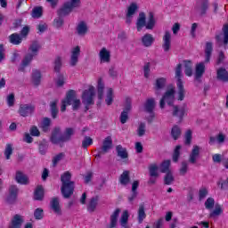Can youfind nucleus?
Wrapping results in <instances>:
<instances>
[{
    "mask_svg": "<svg viewBox=\"0 0 228 228\" xmlns=\"http://www.w3.org/2000/svg\"><path fill=\"white\" fill-rule=\"evenodd\" d=\"M61 133V128L59 126L54 127L50 137V142L53 143V145H60V147H63V143L72 140V136H74L76 131L73 127H66L63 134L59 136Z\"/></svg>",
    "mask_w": 228,
    "mask_h": 228,
    "instance_id": "f257e3e1",
    "label": "nucleus"
},
{
    "mask_svg": "<svg viewBox=\"0 0 228 228\" xmlns=\"http://www.w3.org/2000/svg\"><path fill=\"white\" fill-rule=\"evenodd\" d=\"M72 174L69 171L64 172L61 175V193L64 199H70L74 195V188H76V183L74 181H71Z\"/></svg>",
    "mask_w": 228,
    "mask_h": 228,
    "instance_id": "f03ea898",
    "label": "nucleus"
},
{
    "mask_svg": "<svg viewBox=\"0 0 228 228\" xmlns=\"http://www.w3.org/2000/svg\"><path fill=\"white\" fill-rule=\"evenodd\" d=\"M42 46L38 43V41H33L30 46L28 47V53L25 55L21 61V66L19 68L20 72H24V69L33 61V57L38 55V51Z\"/></svg>",
    "mask_w": 228,
    "mask_h": 228,
    "instance_id": "7ed1b4c3",
    "label": "nucleus"
},
{
    "mask_svg": "<svg viewBox=\"0 0 228 228\" xmlns=\"http://www.w3.org/2000/svg\"><path fill=\"white\" fill-rule=\"evenodd\" d=\"M156 26V20L154 19V14L152 12L149 13V19L147 22V17L145 16V12H140L139 17L136 21V29L137 31H142L143 28L146 29H154Z\"/></svg>",
    "mask_w": 228,
    "mask_h": 228,
    "instance_id": "20e7f679",
    "label": "nucleus"
},
{
    "mask_svg": "<svg viewBox=\"0 0 228 228\" xmlns=\"http://www.w3.org/2000/svg\"><path fill=\"white\" fill-rule=\"evenodd\" d=\"M175 77L177 79L176 86L178 88L177 101H184L186 90H184V84H183V64H177L175 68Z\"/></svg>",
    "mask_w": 228,
    "mask_h": 228,
    "instance_id": "39448f33",
    "label": "nucleus"
},
{
    "mask_svg": "<svg viewBox=\"0 0 228 228\" xmlns=\"http://www.w3.org/2000/svg\"><path fill=\"white\" fill-rule=\"evenodd\" d=\"M81 6V0H70L63 4L57 12L58 17H67L70 15L75 8Z\"/></svg>",
    "mask_w": 228,
    "mask_h": 228,
    "instance_id": "423d86ee",
    "label": "nucleus"
},
{
    "mask_svg": "<svg viewBox=\"0 0 228 228\" xmlns=\"http://www.w3.org/2000/svg\"><path fill=\"white\" fill-rule=\"evenodd\" d=\"M94 97H95V87H94V86H90L89 88L85 90L82 94V102L86 106L85 111H88V110H90V106L95 104Z\"/></svg>",
    "mask_w": 228,
    "mask_h": 228,
    "instance_id": "0eeeda50",
    "label": "nucleus"
},
{
    "mask_svg": "<svg viewBox=\"0 0 228 228\" xmlns=\"http://www.w3.org/2000/svg\"><path fill=\"white\" fill-rule=\"evenodd\" d=\"M175 99V89L174 87L167 89V92L162 96V98L160 99L159 106L161 110L165 108L166 102L168 106H174Z\"/></svg>",
    "mask_w": 228,
    "mask_h": 228,
    "instance_id": "6e6552de",
    "label": "nucleus"
},
{
    "mask_svg": "<svg viewBox=\"0 0 228 228\" xmlns=\"http://www.w3.org/2000/svg\"><path fill=\"white\" fill-rule=\"evenodd\" d=\"M36 107L34 104L31 103H23L20 104L18 110V113L20 117H33L35 113Z\"/></svg>",
    "mask_w": 228,
    "mask_h": 228,
    "instance_id": "1a4fd4ad",
    "label": "nucleus"
},
{
    "mask_svg": "<svg viewBox=\"0 0 228 228\" xmlns=\"http://www.w3.org/2000/svg\"><path fill=\"white\" fill-rule=\"evenodd\" d=\"M188 114V105L186 103H183L181 107L177 105H173V117H177L182 122V120L184 118L185 115Z\"/></svg>",
    "mask_w": 228,
    "mask_h": 228,
    "instance_id": "9d476101",
    "label": "nucleus"
},
{
    "mask_svg": "<svg viewBox=\"0 0 228 228\" xmlns=\"http://www.w3.org/2000/svg\"><path fill=\"white\" fill-rule=\"evenodd\" d=\"M159 167L157 164H151L149 167L150 176L151 178L149 179L148 184H156V177H159V174L158 173ZM155 177V178H154Z\"/></svg>",
    "mask_w": 228,
    "mask_h": 228,
    "instance_id": "9b49d317",
    "label": "nucleus"
},
{
    "mask_svg": "<svg viewBox=\"0 0 228 228\" xmlns=\"http://www.w3.org/2000/svg\"><path fill=\"white\" fill-rule=\"evenodd\" d=\"M19 195V187L17 185H11L9 188V195L6 198L8 204H13L17 200Z\"/></svg>",
    "mask_w": 228,
    "mask_h": 228,
    "instance_id": "f8f14e48",
    "label": "nucleus"
},
{
    "mask_svg": "<svg viewBox=\"0 0 228 228\" xmlns=\"http://www.w3.org/2000/svg\"><path fill=\"white\" fill-rule=\"evenodd\" d=\"M80 54H81V48L79 46H76L71 50V56L69 61L70 67H76L77 65V61H79Z\"/></svg>",
    "mask_w": 228,
    "mask_h": 228,
    "instance_id": "ddd939ff",
    "label": "nucleus"
},
{
    "mask_svg": "<svg viewBox=\"0 0 228 228\" xmlns=\"http://www.w3.org/2000/svg\"><path fill=\"white\" fill-rule=\"evenodd\" d=\"M163 44L162 49L165 53H168L170 51V47L172 45V34L170 31L167 30L162 37Z\"/></svg>",
    "mask_w": 228,
    "mask_h": 228,
    "instance_id": "4468645a",
    "label": "nucleus"
},
{
    "mask_svg": "<svg viewBox=\"0 0 228 228\" xmlns=\"http://www.w3.org/2000/svg\"><path fill=\"white\" fill-rule=\"evenodd\" d=\"M167 86V78L159 77L155 80L153 84V90L155 91L156 95H159V92Z\"/></svg>",
    "mask_w": 228,
    "mask_h": 228,
    "instance_id": "2eb2a0df",
    "label": "nucleus"
},
{
    "mask_svg": "<svg viewBox=\"0 0 228 228\" xmlns=\"http://www.w3.org/2000/svg\"><path fill=\"white\" fill-rule=\"evenodd\" d=\"M24 224V217L22 216L16 214L11 220L8 228H21Z\"/></svg>",
    "mask_w": 228,
    "mask_h": 228,
    "instance_id": "dca6fc26",
    "label": "nucleus"
},
{
    "mask_svg": "<svg viewBox=\"0 0 228 228\" xmlns=\"http://www.w3.org/2000/svg\"><path fill=\"white\" fill-rule=\"evenodd\" d=\"M72 94H74V90L69 89L66 94L65 99L62 100L61 106V111L62 113L67 110V106H70L72 101Z\"/></svg>",
    "mask_w": 228,
    "mask_h": 228,
    "instance_id": "f3484780",
    "label": "nucleus"
},
{
    "mask_svg": "<svg viewBox=\"0 0 228 228\" xmlns=\"http://www.w3.org/2000/svg\"><path fill=\"white\" fill-rule=\"evenodd\" d=\"M99 58L101 63H110L111 61V53L106 47H103L99 53Z\"/></svg>",
    "mask_w": 228,
    "mask_h": 228,
    "instance_id": "a211bd4d",
    "label": "nucleus"
},
{
    "mask_svg": "<svg viewBox=\"0 0 228 228\" xmlns=\"http://www.w3.org/2000/svg\"><path fill=\"white\" fill-rule=\"evenodd\" d=\"M15 181L18 183V184H29V178L22 171H16Z\"/></svg>",
    "mask_w": 228,
    "mask_h": 228,
    "instance_id": "6ab92c4d",
    "label": "nucleus"
},
{
    "mask_svg": "<svg viewBox=\"0 0 228 228\" xmlns=\"http://www.w3.org/2000/svg\"><path fill=\"white\" fill-rule=\"evenodd\" d=\"M99 200H101V196H99V195H96L90 199V200L87 204V211L89 213H94L95 211V209H97Z\"/></svg>",
    "mask_w": 228,
    "mask_h": 228,
    "instance_id": "aec40b11",
    "label": "nucleus"
},
{
    "mask_svg": "<svg viewBox=\"0 0 228 228\" xmlns=\"http://www.w3.org/2000/svg\"><path fill=\"white\" fill-rule=\"evenodd\" d=\"M118 216H120V208H116L110 216V221L107 228H117V223L118 222Z\"/></svg>",
    "mask_w": 228,
    "mask_h": 228,
    "instance_id": "412c9836",
    "label": "nucleus"
},
{
    "mask_svg": "<svg viewBox=\"0 0 228 228\" xmlns=\"http://www.w3.org/2000/svg\"><path fill=\"white\" fill-rule=\"evenodd\" d=\"M9 43L12 45H20L22 41L24 40L20 34L19 33H12L8 37Z\"/></svg>",
    "mask_w": 228,
    "mask_h": 228,
    "instance_id": "4be33fe9",
    "label": "nucleus"
},
{
    "mask_svg": "<svg viewBox=\"0 0 228 228\" xmlns=\"http://www.w3.org/2000/svg\"><path fill=\"white\" fill-rule=\"evenodd\" d=\"M154 108H156V101L154 98H149L144 103V110L146 113H154Z\"/></svg>",
    "mask_w": 228,
    "mask_h": 228,
    "instance_id": "5701e85b",
    "label": "nucleus"
},
{
    "mask_svg": "<svg viewBox=\"0 0 228 228\" xmlns=\"http://www.w3.org/2000/svg\"><path fill=\"white\" fill-rule=\"evenodd\" d=\"M147 218V214L145 213V205L141 204L137 211V222L138 224H143V221Z\"/></svg>",
    "mask_w": 228,
    "mask_h": 228,
    "instance_id": "b1692460",
    "label": "nucleus"
},
{
    "mask_svg": "<svg viewBox=\"0 0 228 228\" xmlns=\"http://www.w3.org/2000/svg\"><path fill=\"white\" fill-rule=\"evenodd\" d=\"M50 206L56 215H61V208L60 207V200L58 198H53Z\"/></svg>",
    "mask_w": 228,
    "mask_h": 228,
    "instance_id": "393cba45",
    "label": "nucleus"
},
{
    "mask_svg": "<svg viewBox=\"0 0 228 228\" xmlns=\"http://www.w3.org/2000/svg\"><path fill=\"white\" fill-rule=\"evenodd\" d=\"M200 152V149L199 146H194L189 157V163H191V165H195V163H197Z\"/></svg>",
    "mask_w": 228,
    "mask_h": 228,
    "instance_id": "a878e982",
    "label": "nucleus"
},
{
    "mask_svg": "<svg viewBox=\"0 0 228 228\" xmlns=\"http://www.w3.org/2000/svg\"><path fill=\"white\" fill-rule=\"evenodd\" d=\"M113 147V140L111 136H107L102 142V146L100 148L103 152H110V150Z\"/></svg>",
    "mask_w": 228,
    "mask_h": 228,
    "instance_id": "bb28decb",
    "label": "nucleus"
},
{
    "mask_svg": "<svg viewBox=\"0 0 228 228\" xmlns=\"http://www.w3.org/2000/svg\"><path fill=\"white\" fill-rule=\"evenodd\" d=\"M50 111L52 118H58V114L60 113V110L58 109V100H53L50 102Z\"/></svg>",
    "mask_w": 228,
    "mask_h": 228,
    "instance_id": "cd10ccee",
    "label": "nucleus"
},
{
    "mask_svg": "<svg viewBox=\"0 0 228 228\" xmlns=\"http://www.w3.org/2000/svg\"><path fill=\"white\" fill-rule=\"evenodd\" d=\"M117 156L121 159H127L129 158V153H127V149L123 148L121 144L116 146Z\"/></svg>",
    "mask_w": 228,
    "mask_h": 228,
    "instance_id": "c85d7f7f",
    "label": "nucleus"
},
{
    "mask_svg": "<svg viewBox=\"0 0 228 228\" xmlns=\"http://www.w3.org/2000/svg\"><path fill=\"white\" fill-rule=\"evenodd\" d=\"M138 186H140V182L138 180H134L132 183V194L128 197L129 202H133V200L138 197Z\"/></svg>",
    "mask_w": 228,
    "mask_h": 228,
    "instance_id": "c756f323",
    "label": "nucleus"
},
{
    "mask_svg": "<svg viewBox=\"0 0 228 228\" xmlns=\"http://www.w3.org/2000/svg\"><path fill=\"white\" fill-rule=\"evenodd\" d=\"M155 40L156 39L154 38V37L151 34H145L142 37V45H144V47H151V45H152L154 44Z\"/></svg>",
    "mask_w": 228,
    "mask_h": 228,
    "instance_id": "7c9ffc66",
    "label": "nucleus"
},
{
    "mask_svg": "<svg viewBox=\"0 0 228 228\" xmlns=\"http://www.w3.org/2000/svg\"><path fill=\"white\" fill-rule=\"evenodd\" d=\"M225 142V135L224 134H219L214 137H210V145H220Z\"/></svg>",
    "mask_w": 228,
    "mask_h": 228,
    "instance_id": "2f4dec72",
    "label": "nucleus"
},
{
    "mask_svg": "<svg viewBox=\"0 0 228 228\" xmlns=\"http://www.w3.org/2000/svg\"><path fill=\"white\" fill-rule=\"evenodd\" d=\"M42 81V73L38 69L32 70V83L35 86H38Z\"/></svg>",
    "mask_w": 228,
    "mask_h": 228,
    "instance_id": "473e14b6",
    "label": "nucleus"
},
{
    "mask_svg": "<svg viewBox=\"0 0 228 228\" xmlns=\"http://www.w3.org/2000/svg\"><path fill=\"white\" fill-rule=\"evenodd\" d=\"M129 170H125L119 176V183L123 186H127L131 181V177L129 176Z\"/></svg>",
    "mask_w": 228,
    "mask_h": 228,
    "instance_id": "72a5a7b5",
    "label": "nucleus"
},
{
    "mask_svg": "<svg viewBox=\"0 0 228 228\" xmlns=\"http://www.w3.org/2000/svg\"><path fill=\"white\" fill-rule=\"evenodd\" d=\"M70 106H72L73 111H77V110H79V108L81 107V100L77 99V97L76 96V91L74 90L71 96Z\"/></svg>",
    "mask_w": 228,
    "mask_h": 228,
    "instance_id": "f704fd0d",
    "label": "nucleus"
},
{
    "mask_svg": "<svg viewBox=\"0 0 228 228\" xmlns=\"http://www.w3.org/2000/svg\"><path fill=\"white\" fill-rule=\"evenodd\" d=\"M138 4L135 2L131 3L127 8L126 18L131 19V17H133V15L138 12Z\"/></svg>",
    "mask_w": 228,
    "mask_h": 228,
    "instance_id": "c9c22d12",
    "label": "nucleus"
},
{
    "mask_svg": "<svg viewBox=\"0 0 228 228\" xmlns=\"http://www.w3.org/2000/svg\"><path fill=\"white\" fill-rule=\"evenodd\" d=\"M34 200H44V187L37 185L34 191Z\"/></svg>",
    "mask_w": 228,
    "mask_h": 228,
    "instance_id": "e433bc0d",
    "label": "nucleus"
},
{
    "mask_svg": "<svg viewBox=\"0 0 228 228\" xmlns=\"http://www.w3.org/2000/svg\"><path fill=\"white\" fill-rule=\"evenodd\" d=\"M97 94L98 99L102 101V97H104V82H102V78L98 79Z\"/></svg>",
    "mask_w": 228,
    "mask_h": 228,
    "instance_id": "4c0bfd02",
    "label": "nucleus"
},
{
    "mask_svg": "<svg viewBox=\"0 0 228 228\" xmlns=\"http://www.w3.org/2000/svg\"><path fill=\"white\" fill-rule=\"evenodd\" d=\"M77 31L80 36L86 35L88 33V26L85 21H80L77 27Z\"/></svg>",
    "mask_w": 228,
    "mask_h": 228,
    "instance_id": "58836bf2",
    "label": "nucleus"
},
{
    "mask_svg": "<svg viewBox=\"0 0 228 228\" xmlns=\"http://www.w3.org/2000/svg\"><path fill=\"white\" fill-rule=\"evenodd\" d=\"M129 111H131L130 105L126 106V109L121 112V115H120L121 124H126V122H127V120L129 119Z\"/></svg>",
    "mask_w": 228,
    "mask_h": 228,
    "instance_id": "ea45409f",
    "label": "nucleus"
},
{
    "mask_svg": "<svg viewBox=\"0 0 228 228\" xmlns=\"http://www.w3.org/2000/svg\"><path fill=\"white\" fill-rule=\"evenodd\" d=\"M184 61V74L188 77L193 76V69L191 68V61Z\"/></svg>",
    "mask_w": 228,
    "mask_h": 228,
    "instance_id": "a19ab883",
    "label": "nucleus"
},
{
    "mask_svg": "<svg viewBox=\"0 0 228 228\" xmlns=\"http://www.w3.org/2000/svg\"><path fill=\"white\" fill-rule=\"evenodd\" d=\"M47 149H49V144H47V141L43 140L39 142L38 151L41 156H45V154H47Z\"/></svg>",
    "mask_w": 228,
    "mask_h": 228,
    "instance_id": "79ce46f5",
    "label": "nucleus"
},
{
    "mask_svg": "<svg viewBox=\"0 0 228 228\" xmlns=\"http://www.w3.org/2000/svg\"><path fill=\"white\" fill-rule=\"evenodd\" d=\"M127 222H129V211L125 210L120 218V225L121 227L127 228Z\"/></svg>",
    "mask_w": 228,
    "mask_h": 228,
    "instance_id": "37998d69",
    "label": "nucleus"
},
{
    "mask_svg": "<svg viewBox=\"0 0 228 228\" xmlns=\"http://www.w3.org/2000/svg\"><path fill=\"white\" fill-rule=\"evenodd\" d=\"M50 127H51V118H44L41 123V129L43 133H48Z\"/></svg>",
    "mask_w": 228,
    "mask_h": 228,
    "instance_id": "c03bdc74",
    "label": "nucleus"
},
{
    "mask_svg": "<svg viewBox=\"0 0 228 228\" xmlns=\"http://www.w3.org/2000/svg\"><path fill=\"white\" fill-rule=\"evenodd\" d=\"M159 170L161 174H168L170 171V160H164L160 166H159Z\"/></svg>",
    "mask_w": 228,
    "mask_h": 228,
    "instance_id": "a18cd8bd",
    "label": "nucleus"
},
{
    "mask_svg": "<svg viewBox=\"0 0 228 228\" xmlns=\"http://www.w3.org/2000/svg\"><path fill=\"white\" fill-rule=\"evenodd\" d=\"M181 145H176L174 152H173V156H172V159L174 163H178L179 162V158H181Z\"/></svg>",
    "mask_w": 228,
    "mask_h": 228,
    "instance_id": "49530a36",
    "label": "nucleus"
},
{
    "mask_svg": "<svg viewBox=\"0 0 228 228\" xmlns=\"http://www.w3.org/2000/svg\"><path fill=\"white\" fill-rule=\"evenodd\" d=\"M213 51V45L211 43H207L205 48V63L209 61V58H211V52Z\"/></svg>",
    "mask_w": 228,
    "mask_h": 228,
    "instance_id": "de8ad7c7",
    "label": "nucleus"
},
{
    "mask_svg": "<svg viewBox=\"0 0 228 228\" xmlns=\"http://www.w3.org/2000/svg\"><path fill=\"white\" fill-rule=\"evenodd\" d=\"M174 181H175V178H174L172 172L166 173V175L164 176V184H166V186H170Z\"/></svg>",
    "mask_w": 228,
    "mask_h": 228,
    "instance_id": "09e8293b",
    "label": "nucleus"
},
{
    "mask_svg": "<svg viewBox=\"0 0 228 228\" xmlns=\"http://www.w3.org/2000/svg\"><path fill=\"white\" fill-rule=\"evenodd\" d=\"M44 13V9L41 6L34 7L32 10L33 19H40Z\"/></svg>",
    "mask_w": 228,
    "mask_h": 228,
    "instance_id": "8fccbe9b",
    "label": "nucleus"
},
{
    "mask_svg": "<svg viewBox=\"0 0 228 228\" xmlns=\"http://www.w3.org/2000/svg\"><path fill=\"white\" fill-rule=\"evenodd\" d=\"M4 154L6 159H10L12 158V154H13V145L12 143L6 144Z\"/></svg>",
    "mask_w": 228,
    "mask_h": 228,
    "instance_id": "3c124183",
    "label": "nucleus"
},
{
    "mask_svg": "<svg viewBox=\"0 0 228 228\" xmlns=\"http://www.w3.org/2000/svg\"><path fill=\"white\" fill-rule=\"evenodd\" d=\"M217 79L220 81H228V73L227 70L220 69L217 70Z\"/></svg>",
    "mask_w": 228,
    "mask_h": 228,
    "instance_id": "603ef678",
    "label": "nucleus"
},
{
    "mask_svg": "<svg viewBox=\"0 0 228 228\" xmlns=\"http://www.w3.org/2000/svg\"><path fill=\"white\" fill-rule=\"evenodd\" d=\"M105 102L107 106H111L113 104V89L112 88L108 89Z\"/></svg>",
    "mask_w": 228,
    "mask_h": 228,
    "instance_id": "864d4df0",
    "label": "nucleus"
},
{
    "mask_svg": "<svg viewBox=\"0 0 228 228\" xmlns=\"http://www.w3.org/2000/svg\"><path fill=\"white\" fill-rule=\"evenodd\" d=\"M171 136L174 140H178L179 136H181V128L178 126H174L171 130Z\"/></svg>",
    "mask_w": 228,
    "mask_h": 228,
    "instance_id": "5fc2aeb1",
    "label": "nucleus"
},
{
    "mask_svg": "<svg viewBox=\"0 0 228 228\" xmlns=\"http://www.w3.org/2000/svg\"><path fill=\"white\" fill-rule=\"evenodd\" d=\"M209 10V2L208 0H201L200 2V13L204 15Z\"/></svg>",
    "mask_w": 228,
    "mask_h": 228,
    "instance_id": "6e6d98bb",
    "label": "nucleus"
},
{
    "mask_svg": "<svg viewBox=\"0 0 228 228\" xmlns=\"http://www.w3.org/2000/svg\"><path fill=\"white\" fill-rule=\"evenodd\" d=\"M90 145H94V139L90 136H85L84 140L82 141V148L88 149Z\"/></svg>",
    "mask_w": 228,
    "mask_h": 228,
    "instance_id": "4d7b16f0",
    "label": "nucleus"
},
{
    "mask_svg": "<svg viewBox=\"0 0 228 228\" xmlns=\"http://www.w3.org/2000/svg\"><path fill=\"white\" fill-rule=\"evenodd\" d=\"M61 70V57L57 56L54 61V72H57V74H60Z\"/></svg>",
    "mask_w": 228,
    "mask_h": 228,
    "instance_id": "13d9d810",
    "label": "nucleus"
},
{
    "mask_svg": "<svg viewBox=\"0 0 228 228\" xmlns=\"http://www.w3.org/2000/svg\"><path fill=\"white\" fill-rule=\"evenodd\" d=\"M34 218L36 220H42L44 218V209L37 208L34 211Z\"/></svg>",
    "mask_w": 228,
    "mask_h": 228,
    "instance_id": "bf43d9fd",
    "label": "nucleus"
},
{
    "mask_svg": "<svg viewBox=\"0 0 228 228\" xmlns=\"http://www.w3.org/2000/svg\"><path fill=\"white\" fill-rule=\"evenodd\" d=\"M224 209L222 208V206L219 204H216L214 211L211 212L210 216H218L219 215H222Z\"/></svg>",
    "mask_w": 228,
    "mask_h": 228,
    "instance_id": "052dcab7",
    "label": "nucleus"
},
{
    "mask_svg": "<svg viewBox=\"0 0 228 228\" xmlns=\"http://www.w3.org/2000/svg\"><path fill=\"white\" fill-rule=\"evenodd\" d=\"M180 175H184L185 174H188V162L182 161L181 167L179 169Z\"/></svg>",
    "mask_w": 228,
    "mask_h": 228,
    "instance_id": "680f3d73",
    "label": "nucleus"
},
{
    "mask_svg": "<svg viewBox=\"0 0 228 228\" xmlns=\"http://www.w3.org/2000/svg\"><path fill=\"white\" fill-rule=\"evenodd\" d=\"M145 123H140L138 128H137V135L142 137L145 135Z\"/></svg>",
    "mask_w": 228,
    "mask_h": 228,
    "instance_id": "e2e57ef3",
    "label": "nucleus"
},
{
    "mask_svg": "<svg viewBox=\"0 0 228 228\" xmlns=\"http://www.w3.org/2000/svg\"><path fill=\"white\" fill-rule=\"evenodd\" d=\"M214 207H215V199L208 198L205 201V208H206V209H213Z\"/></svg>",
    "mask_w": 228,
    "mask_h": 228,
    "instance_id": "0e129e2a",
    "label": "nucleus"
},
{
    "mask_svg": "<svg viewBox=\"0 0 228 228\" xmlns=\"http://www.w3.org/2000/svg\"><path fill=\"white\" fill-rule=\"evenodd\" d=\"M30 136H40V130L37 126H32L29 129Z\"/></svg>",
    "mask_w": 228,
    "mask_h": 228,
    "instance_id": "69168bd1",
    "label": "nucleus"
},
{
    "mask_svg": "<svg viewBox=\"0 0 228 228\" xmlns=\"http://www.w3.org/2000/svg\"><path fill=\"white\" fill-rule=\"evenodd\" d=\"M53 26L54 28H57V29H59V28H61V26H63V18L60 16L58 18H55L53 20Z\"/></svg>",
    "mask_w": 228,
    "mask_h": 228,
    "instance_id": "338daca9",
    "label": "nucleus"
},
{
    "mask_svg": "<svg viewBox=\"0 0 228 228\" xmlns=\"http://www.w3.org/2000/svg\"><path fill=\"white\" fill-rule=\"evenodd\" d=\"M184 138H185L184 143L186 145H191V130L186 131Z\"/></svg>",
    "mask_w": 228,
    "mask_h": 228,
    "instance_id": "774afa93",
    "label": "nucleus"
}]
</instances>
